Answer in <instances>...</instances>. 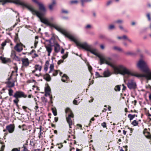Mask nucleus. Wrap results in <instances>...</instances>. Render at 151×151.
I'll use <instances>...</instances> for the list:
<instances>
[{"mask_svg":"<svg viewBox=\"0 0 151 151\" xmlns=\"http://www.w3.org/2000/svg\"><path fill=\"white\" fill-rule=\"evenodd\" d=\"M54 47L55 52L56 53L58 52L60 50V47L58 43H56L55 44Z\"/></svg>","mask_w":151,"mask_h":151,"instance_id":"6ab92c4d","label":"nucleus"},{"mask_svg":"<svg viewBox=\"0 0 151 151\" xmlns=\"http://www.w3.org/2000/svg\"><path fill=\"white\" fill-rule=\"evenodd\" d=\"M123 86V88H122V90H124L126 89V87L124 84L122 85Z\"/></svg>","mask_w":151,"mask_h":151,"instance_id":"052dcab7","label":"nucleus"},{"mask_svg":"<svg viewBox=\"0 0 151 151\" xmlns=\"http://www.w3.org/2000/svg\"><path fill=\"white\" fill-rule=\"evenodd\" d=\"M15 52L14 51H12L11 52V57L13 58L16 56Z\"/></svg>","mask_w":151,"mask_h":151,"instance_id":"473e14b6","label":"nucleus"},{"mask_svg":"<svg viewBox=\"0 0 151 151\" xmlns=\"http://www.w3.org/2000/svg\"><path fill=\"white\" fill-rule=\"evenodd\" d=\"M64 49L62 48L61 51V54H63L64 53Z\"/></svg>","mask_w":151,"mask_h":151,"instance_id":"0e129e2a","label":"nucleus"},{"mask_svg":"<svg viewBox=\"0 0 151 151\" xmlns=\"http://www.w3.org/2000/svg\"><path fill=\"white\" fill-rule=\"evenodd\" d=\"M15 127L14 124H10L6 127V129L10 133H12L14 131Z\"/></svg>","mask_w":151,"mask_h":151,"instance_id":"ddd939ff","label":"nucleus"},{"mask_svg":"<svg viewBox=\"0 0 151 151\" xmlns=\"http://www.w3.org/2000/svg\"><path fill=\"white\" fill-rule=\"evenodd\" d=\"M42 67H35V70L32 71V73H34L35 72H37V73H35V75L37 77H39V76L38 73L40 74V72L41 70Z\"/></svg>","mask_w":151,"mask_h":151,"instance_id":"f8f14e48","label":"nucleus"},{"mask_svg":"<svg viewBox=\"0 0 151 151\" xmlns=\"http://www.w3.org/2000/svg\"><path fill=\"white\" fill-rule=\"evenodd\" d=\"M101 126L104 128H106V123L105 122H103L101 123Z\"/></svg>","mask_w":151,"mask_h":151,"instance_id":"79ce46f5","label":"nucleus"},{"mask_svg":"<svg viewBox=\"0 0 151 151\" xmlns=\"http://www.w3.org/2000/svg\"><path fill=\"white\" fill-rule=\"evenodd\" d=\"M126 84L130 90L135 89L137 88L136 83L133 79H129Z\"/></svg>","mask_w":151,"mask_h":151,"instance_id":"6e6552de","label":"nucleus"},{"mask_svg":"<svg viewBox=\"0 0 151 151\" xmlns=\"http://www.w3.org/2000/svg\"><path fill=\"white\" fill-rule=\"evenodd\" d=\"M48 68V67H45L44 70L45 72H46L47 71Z\"/></svg>","mask_w":151,"mask_h":151,"instance_id":"bf43d9fd","label":"nucleus"},{"mask_svg":"<svg viewBox=\"0 0 151 151\" xmlns=\"http://www.w3.org/2000/svg\"><path fill=\"white\" fill-rule=\"evenodd\" d=\"M115 50L119 51H122V49L119 47L115 46L113 48Z\"/></svg>","mask_w":151,"mask_h":151,"instance_id":"c85d7f7f","label":"nucleus"},{"mask_svg":"<svg viewBox=\"0 0 151 151\" xmlns=\"http://www.w3.org/2000/svg\"><path fill=\"white\" fill-rule=\"evenodd\" d=\"M68 38L74 42L77 46L85 50L89 51L97 56L100 59L101 65L105 63L109 66H115V63L112 60L111 58L109 57H105L104 55L97 52L96 49H92L91 46L88 45L87 42H84L83 43L79 42L71 35L69 36Z\"/></svg>","mask_w":151,"mask_h":151,"instance_id":"f257e3e1","label":"nucleus"},{"mask_svg":"<svg viewBox=\"0 0 151 151\" xmlns=\"http://www.w3.org/2000/svg\"><path fill=\"white\" fill-rule=\"evenodd\" d=\"M63 62V60H59L58 62V64H59L60 63H62Z\"/></svg>","mask_w":151,"mask_h":151,"instance_id":"338daca9","label":"nucleus"},{"mask_svg":"<svg viewBox=\"0 0 151 151\" xmlns=\"http://www.w3.org/2000/svg\"><path fill=\"white\" fill-rule=\"evenodd\" d=\"M91 26L90 24H88L85 27V29H90L91 28Z\"/></svg>","mask_w":151,"mask_h":151,"instance_id":"58836bf2","label":"nucleus"},{"mask_svg":"<svg viewBox=\"0 0 151 151\" xmlns=\"http://www.w3.org/2000/svg\"><path fill=\"white\" fill-rule=\"evenodd\" d=\"M119 28L121 30H124V28H123V27L122 26H119Z\"/></svg>","mask_w":151,"mask_h":151,"instance_id":"69168bd1","label":"nucleus"},{"mask_svg":"<svg viewBox=\"0 0 151 151\" xmlns=\"http://www.w3.org/2000/svg\"><path fill=\"white\" fill-rule=\"evenodd\" d=\"M116 73L124 75H130L137 78H145L148 80H151V71L148 67H138L139 69L146 74H140L137 73L131 72L125 67H112Z\"/></svg>","mask_w":151,"mask_h":151,"instance_id":"f03ea898","label":"nucleus"},{"mask_svg":"<svg viewBox=\"0 0 151 151\" xmlns=\"http://www.w3.org/2000/svg\"><path fill=\"white\" fill-rule=\"evenodd\" d=\"M68 52H66V53L65 55H63L62 56L63 58V59H65L66 58H67V56H68Z\"/></svg>","mask_w":151,"mask_h":151,"instance_id":"a19ab883","label":"nucleus"},{"mask_svg":"<svg viewBox=\"0 0 151 151\" xmlns=\"http://www.w3.org/2000/svg\"><path fill=\"white\" fill-rule=\"evenodd\" d=\"M114 89L116 91H119L120 90V86L119 85L116 86L115 87Z\"/></svg>","mask_w":151,"mask_h":151,"instance_id":"7c9ffc66","label":"nucleus"},{"mask_svg":"<svg viewBox=\"0 0 151 151\" xmlns=\"http://www.w3.org/2000/svg\"><path fill=\"white\" fill-rule=\"evenodd\" d=\"M13 2L16 4L20 5L22 6L23 7L27 8L29 11L33 7L27 2L22 1L21 0H13L12 1L11 0H3L2 2V4L4 5L6 3Z\"/></svg>","mask_w":151,"mask_h":151,"instance_id":"20e7f679","label":"nucleus"},{"mask_svg":"<svg viewBox=\"0 0 151 151\" xmlns=\"http://www.w3.org/2000/svg\"><path fill=\"white\" fill-rule=\"evenodd\" d=\"M114 28L115 26L114 25H111L109 27V29L110 30L113 29H114Z\"/></svg>","mask_w":151,"mask_h":151,"instance_id":"e433bc0d","label":"nucleus"},{"mask_svg":"<svg viewBox=\"0 0 151 151\" xmlns=\"http://www.w3.org/2000/svg\"><path fill=\"white\" fill-rule=\"evenodd\" d=\"M54 120L56 122H57L58 120V118L56 117H55Z\"/></svg>","mask_w":151,"mask_h":151,"instance_id":"e2e57ef3","label":"nucleus"},{"mask_svg":"<svg viewBox=\"0 0 151 151\" xmlns=\"http://www.w3.org/2000/svg\"><path fill=\"white\" fill-rule=\"evenodd\" d=\"M30 11L33 14L36 15L39 18L42 22L44 23L47 26L54 27L57 30L64 35L66 37L68 38H69V36L70 35L66 30L59 26L55 25L50 23L47 19L43 18L42 17L44 15V13H43L39 12V11L36 10L33 7L31 9Z\"/></svg>","mask_w":151,"mask_h":151,"instance_id":"7ed1b4c3","label":"nucleus"},{"mask_svg":"<svg viewBox=\"0 0 151 151\" xmlns=\"http://www.w3.org/2000/svg\"><path fill=\"white\" fill-rule=\"evenodd\" d=\"M55 1L53 0L52 3L49 5V8L50 10H52L53 7L55 5Z\"/></svg>","mask_w":151,"mask_h":151,"instance_id":"4be33fe9","label":"nucleus"},{"mask_svg":"<svg viewBox=\"0 0 151 151\" xmlns=\"http://www.w3.org/2000/svg\"><path fill=\"white\" fill-rule=\"evenodd\" d=\"M52 113H53L54 115L55 116L57 115V111H56V109H54L52 108Z\"/></svg>","mask_w":151,"mask_h":151,"instance_id":"f704fd0d","label":"nucleus"},{"mask_svg":"<svg viewBox=\"0 0 151 151\" xmlns=\"http://www.w3.org/2000/svg\"><path fill=\"white\" fill-rule=\"evenodd\" d=\"M23 45L21 43H17L14 47V49L17 52H21L23 49Z\"/></svg>","mask_w":151,"mask_h":151,"instance_id":"1a4fd4ad","label":"nucleus"},{"mask_svg":"<svg viewBox=\"0 0 151 151\" xmlns=\"http://www.w3.org/2000/svg\"><path fill=\"white\" fill-rule=\"evenodd\" d=\"M149 99L151 101V94L150 93H149Z\"/></svg>","mask_w":151,"mask_h":151,"instance_id":"774afa93","label":"nucleus"},{"mask_svg":"<svg viewBox=\"0 0 151 151\" xmlns=\"http://www.w3.org/2000/svg\"><path fill=\"white\" fill-rule=\"evenodd\" d=\"M73 103L75 105H78V102L77 100H74L73 101Z\"/></svg>","mask_w":151,"mask_h":151,"instance_id":"8fccbe9b","label":"nucleus"},{"mask_svg":"<svg viewBox=\"0 0 151 151\" xmlns=\"http://www.w3.org/2000/svg\"><path fill=\"white\" fill-rule=\"evenodd\" d=\"M44 78L47 81H50L51 80L50 76L48 74L46 73L43 76Z\"/></svg>","mask_w":151,"mask_h":151,"instance_id":"aec40b11","label":"nucleus"},{"mask_svg":"<svg viewBox=\"0 0 151 151\" xmlns=\"http://www.w3.org/2000/svg\"><path fill=\"white\" fill-rule=\"evenodd\" d=\"M22 61L24 66H28L29 65V60L27 58L22 59Z\"/></svg>","mask_w":151,"mask_h":151,"instance_id":"f3484780","label":"nucleus"},{"mask_svg":"<svg viewBox=\"0 0 151 151\" xmlns=\"http://www.w3.org/2000/svg\"><path fill=\"white\" fill-rule=\"evenodd\" d=\"M52 39V38H50L49 40H45V42H48L49 43V44H50V45H51V40ZM45 43H46V42H45Z\"/></svg>","mask_w":151,"mask_h":151,"instance_id":"c03bdc74","label":"nucleus"},{"mask_svg":"<svg viewBox=\"0 0 151 151\" xmlns=\"http://www.w3.org/2000/svg\"><path fill=\"white\" fill-rule=\"evenodd\" d=\"M95 75L97 77H103V76H100L99 73L98 72H96Z\"/></svg>","mask_w":151,"mask_h":151,"instance_id":"49530a36","label":"nucleus"},{"mask_svg":"<svg viewBox=\"0 0 151 151\" xmlns=\"http://www.w3.org/2000/svg\"><path fill=\"white\" fill-rule=\"evenodd\" d=\"M147 17L148 18V20L149 21H150L151 20V18L150 16V14L149 13L147 14Z\"/></svg>","mask_w":151,"mask_h":151,"instance_id":"37998d69","label":"nucleus"},{"mask_svg":"<svg viewBox=\"0 0 151 151\" xmlns=\"http://www.w3.org/2000/svg\"><path fill=\"white\" fill-rule=\"evenodd\" d=\"M103 75V77H108L111 76V73L109 70H107L104 71Z\"/></svg>","mask_w":151,"mask_h":151,"instance_id":"a211bd4d","label":"nucleus"},{"mask_svg":"<svg viewBox=\"0 0 151 151\" xmlns=\"http://www.w3.org/2000/svg\"><path fill=\"white\" fill-rule=\"evenodd\" d=\"M131 124L134 126H136L138 125V122L136 120H134L132 122Z\"/></svg>","mask_w":151,"mask_h":151,"instance_id":"bb28decb","label":"nucleus"},{"mask_svg":"<svg viewBox=\"0 0 151 151\" xmlns=\"http://www.w3.org/2000/svg\"><path fill=\"white\" fill-rule=\"evenodd\" d=\"M62 12L63 13H66V14H67L68 13V11H67L65 10H62Z\"/></svg>","mask_w":151,"mask_h":151,"instance_id":"13d9d810","label":"nucleus"},{"mask_svg":"<svg viewBox=\"0 0 151 151\" xmlns=\"http://www.w3.org/2000/svg\"><path fill=\"white\" fill-rule=\"evenodd\" d=\"M91 1V0H81V5L82 6H84V3L86 2H90Z\"/></svg>","mask_w":151,"mask_h":151,"instance_id":"393cba45","label":"nucleus"},{"mask_svg":"<svg viewBox=\"0 0 151 151\" xmlns=\"http://www.w3.org/2000/svg\"><path fill=\"white\" fill-rule=\"evenodd\" d=\"M18 35L17 34H16L15 37V39H14L15 41H17V40L18 39Z\"/></svg>","mask_w":151,"mask_h":151,"instance_id":"6e6d98bb","label":"nucleus"},{"mask_svg":"<svg viewBox=\"0 0 151 151\" xmlns=\"http://www.w3.org/2000/svg\"><path fill=\"white\" fill-rule=\"evenodd\" d=\"M58 145H59L58 147L59 149L63 147V145L62 143L58 144Z\"/></svg>","mask_w":151,"mask_h":151,"instance_id":"603ef678","label":"nucleus"},{"mask_svg":"<svg viewBox=\"0 0 151 151\" xmlns=\"http://www.w3.org/2000/svg\"><path fill=\"white\" fill-rule=\"evenodd\" d=\"M15 98V99L13 100V102L18 106V103L19 101V98H25L27 97V95L24 93L20 91H17L14 93L13 96Z\"/></svg>","mask_w":151,"mask_h":151,"instance_id":"423d86ee","label":"nucleus"},{"mask_svg":"<svg viewBox=\"0 0 151 151\" xmlns=\"http://www.w3.org/2000/svg\"><path fill=\"white\" fill-rule=\"evenodd\" d=\"M0 59L4 63L7 64L11 62L10 58L4 57L2 56H1L0 57Z\"/></svg>","mask_w":151,"mask_h":151,"instance_id":"2eb2a0df","label":"nucleus"},{"mask_svg":"<svg viewBox=\"0 0 151 151\" xmlns=\"http://www.w3.org/2000/svg\"><path fill=\"white\" fill-rule=\"evenodd\" d=\"M36 3L39 6V9L40 11V12L43 13L44 15L46 12V10L44 5L38 2V3Z\"/></svg>","mask_w":151,"mask_h":151,"instance_id":"9d476101","label":"nucleus"},{"mask_svg":"<svg viewBox=\"0 0 151 151\" xmlns=\"http://www.w3.org/2000/svg\"><path fill=\"white\" fill-rule=\"evenodd\" d=\"M146 63L142 59H140L137 64V66H147Z\"/></svg>","mask_w":151,"mask_h":151,"instance_id":"dca6fc26","label":"nucleus"},{"mask_svg":"<svg viewBox=\"0 0 151 151\" xmlns=\"http://www.w3.org/2000/svg\"><path fill=\"white\" fill-rule=\"evenodd\" d=\"M42 100L43 102L44 103H46L47 102V99L45 97H42Z\"/></svg>","mask_w":151,"mask_h":151,"instance_id":"2f4dec72","label":"nucleus"},{"mask_svg":"<svg viewBox=\"0 0 151 151\" xmlns=\"http://www.w3.org/2000/svg\"><path fill=\"white\" fill-rule=\"evenodd\" d=\"M54 67H50V71L49 72V73H50L51 72H52V76H57L58 74L59 71H60L59 70H55L54 69Z\"/></svg>","mask_w":151,"mask_h":151,"instance_id":"4468645a","label":"nucleus"},{"mask_svg":"<svg viewBox=\"0 0 151 151\" xmlns=\"http://www.w3.org/2000/svg\"><path fill=\"white\" fill-rule=\"evenodd\" d=\"M7 42L6 40H5L4 42L2 43L1 45L3 47H4L6 45Z\"/></svg>","mask_w":151,"mask_h":151,"instance_id":"a18cd8bd","label":"nucleus"},{"mask_svg":"<svg viewBox=\"0 0 151 151\" xmlns=\"http://www.w3.org/2000/svg\"><path fill=\"white\" fill-rule=\"evenodd\" d=\"M112 2V1H109L108 2H107L106 3V5L107 6H108L109 5H110Z\"/></svg>","mask_w":151,"mask_h":151,"instance_id":"4d7b16f0","label":"nucleus"},{"mask_svg":"<svg viewBox=\"0 0 151 151\" xmlns=\"http://www.w3.org/2000/svg\"><path fill=\"white\" fill-rule=\"evenodd\" d=\"M13 91L11 89H10L9 90V94L10 96H13Z\"/></svg>","mask_w":151,"mask_h":151,"instance_id":"cd10ccee","label":"nucleus"},{"mask_svg":"<svg viewBox=\"0 0 151 151\" xmlns=\"http://www.w3.org/2000/svg\"><path fill=\"white\" fill-rule=\"evenodd\" d=\"M128 117L129 118V120H132L134 118L132 116V114H129L128 115Z\"/></svg>","mask_w":151,"mask_h":151,"instance_id":"4c0bfd02","label":"nucleus"},{"mask_svg":"<svg viewBox=\"0 0 151 151\" xmlns=\"http://www.w3.org/2000/svg\"><path fill=\"white\" fill-rule=\"evenodd\" d=\"M20 148L19 150H18L17 148H14L12 149V151H20Z\"/></svg>","mask_w":151,"mask_h":151,"instance_id":"5fc2aeb1","label":"nucleus"},{"mask_svg":"<svg viewBox=\"0 0 151 151\" xmlns=\"http://www.w3.org/2000/svg\"><path fill=\"white\" fill-rule=\"evenodd\" d=\"M50 60H47L45 63V66H48L49 65Z\"/></svg>","mask_w":151,"mask_h":151,"instance_id":"09e8293b","label":"nucleus"},{"mask_svg":"<svg viewBox=\"0 0 151 151\" xmlns=\"http://www.w3.org/2000/svg\"><path fill=\"white\" fill-rule=\"evenodd\" d=\"M100 47L102 49H104V46L103 45H100Z\"/></svg>","mask_w":151,"mask_h":151,"instance_id":"680f3d73","label":"nucleus"},{"mask_svg":"<svg viewBox=\"0 0 151 151\" xmlns=\"http://www.w3.org/2000/svg\"><path fill=\"white\" fill-rule=\"evenodd\" d=\"M52 46L50 44H47L45 43V47L46 48V50L47 51L48 53V56H50V53L52 51Z\"/></svg>","mask_w":151,"mask_h":151,"instance_id":"9b49d317","label":"nucleus"},{"mask_svg":"<svg viewBox=\"0 0 151 151\" xmlns=\"http://www.w3.org/2000/svg\"><path fill=\"white\" fill-rule=\"evenodd\" d=\"M128 38L125 35H124L122 36V39L124 40H127Z\"/></svg>","mask_w":151,"mask_h":151,"instance_id":"3c124183","label":"nucleus"},{"mask_svg":"<svg viewBox=\"0 0 151 151\" xmlns=\"http://www.w3.org/2000/svg\"><path fill=\"white\" fill-rule=\"evenodd\" d=\"M88 67V69L89 71L90 72V73H91V75H93V73H92V67Z\"/></svg>","mask_w":151,"mask_h":151,"instance_id":"c9c22d12","label":"nucleus"},{"mask_svg":"<svg viewBox=\"0 0 151 151\" xmlns=\"http://www.w3.org/2000/svg\"><path fill=\"white\" fill-rule=\"evenodd\" d=\"M13 59L17 61H19L20 60L19 58L16 55L13 58Z\"/></svg>","mask_w":151,"mask_h":151,"instance_id":"de8ad7c7","label":"nucleus"},{"mask_svg":"<svg viewBox=\"0 0 151 151\" xmlns=\"http://www.w3.org/2000/svg\"><path fill=\"white\" fill-rule=\"evenodd\" d=\"M14 69L15 70H12L11 76L10 78H8V81L6 82L7 86L9 88H11L14 86V81H10L11 76L13 75L15 73H17L18 70L17 67H14Z\"/></svg>","mask_w":151,"mask_h":151,"instance_id":"0eeeda50","label":"nucleus"},{"mask_svg":"<svg viewBox=\"0 0 151 151\" xmlns=\"http://www.w3.org/2000/svg\"><path fill=\"white\" fill-rule=\"evenodd\" d=\"M45 96H49L50 98V102L51 104L52 103V95H50V94H49L47 93H45Z\"/></svg>","mask_w":151,"mask_h":151,"instance_id":"a878e982","label":"nucleus"},{"mask_svg":"<svg viewBox=\"0 0 151 151\" xmlns=\"http://www.w3.org/2000/svg\"><path fill=\"white\" fill-rule=\"evenodd\" d=\"M22 151H27L28 149L24 145H23V147L22 148Z\"/></svg>","mask_w":151,"mask_h":151,"instance_id":"72a5a7b5","label":"nucleus"},{"mask_svg":"<svg viewBox=\"0 0 151 151\" xmlns=\"http://www.w3.org/2000/svg\"><path fill=\"white\" fill-rule=\"evenodd\" d=\"M78 2L77 0H73L70 1V3L71 4H77Z\"/></svg>","mask_w":151,"mask_h":151,"instance_id":"c756f323","label":"nucleus"},{"mask_svg":"<svg viewBox=\"0 0 151 151\" xmlns=\"http://www.w3.org/2000/svg\"><path fill=\"white\" fill-rule=\"evenodd\" d=\"M123 22V21L121 20H118L116 21L115 22L119 24H121Z\"/></svg>","mask_w":151,"mask_h":151,"instance_id":"ea45409f","label":"nucleus"},{"mask_svg":"<svg viewBox=\"0 0 151 151\" xmlns=\"http://www.w3.org/2000/svg\"><path fill=\"white\" fill-rule=\"evenodd\" d=\"M51 91V89L49 87H47L45 88V93H47L50 94V92Z\"/></svg>","mask_w":151,"mask_h":151,"instance_id":"b1692460","label":"nucleus"},{"mask_svg":"<svg viewBox=\"0 0 151 151\" xmlns=\"http://www.w3.org/2000/svg\"><path fill=\"white\" fill-rule=\"evenodd\" d=\"M65 112L67 121L69 124L70 128H71V126L73 124L72 120L74 117V114L71 110L69 108H67L66 109Z\"/></svg>","mask_w":151,"mask_h":151,"instance_id":"39448f33","label":"nucleus"},{"mask_svg":"<svg viewBox=\"0 0 151 151\" xmlns=\"http://www.w3.org/2000/svg\"><path fill=\"white\" fill-rule=\"evenodd\" d=\"M68 78V77L65 74H64L62 76V81L65 82Z\"/></svg>","mask_w":151,"mask_h":151,"instance_id":"412c9836","label":"nucleus"},{"mask_svg":"<svg viewBox=\"0 0 151 151\" xmlns=\"http://www.w3.org/2000/svg\"><path fill=\"white\" fill-rule=\"evenodd\" d=\"M125 54L127 55L133 56L135 55V54L132 52H127L125 53Z\"/></svg>","mask_w":151,"mask_h":151,"instance_id":"5701e85b","label":"nucleus"},{"mask_svg":"<svg viewBox=\"0 0 151 151\" xmlns=\"http://www.w3.org/2000/svg\"><path fill=\"white\" fill-rule=\"evenodd\" d=\"M35 104H36V105L35 106V107L34 108V109L35 110H37V109H38V108L39 107H38V104H37V102H36Z\"/></svg>","mask_w":151,"mask_h":151,"instance_id":"864d4df0","label":"nucleus"}]
</instances>
